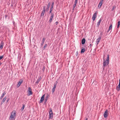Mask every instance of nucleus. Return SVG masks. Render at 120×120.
I'll use <instances>...</instances> for the list:
<instances>
[{
    "label": "nucleus",
    "instance_id": "18",
    "mask_svg": "<svg viewBox=\"0 0 120 120\" xmlns=\"http://www.w3.org/2000/svg\"><path fill=\"white\" fill-rule=\"evenodd\" d=\"M49 114L53 115V112H52V109L51 108H50L49 109Z\"/></svg>",
    "mask_w": 120,
    "mask_h": 120
},
{
    "label": "nucleus",
    "instance_id": "2",
    "mask_svg": "<svg viewBox=\"0 0 120 120\" xmlns=\"http://www.w3.org/2000/svg\"><path fill=\"white\" fill-rule=\"evenodd\" d=\"M33 94L32 91V89L30 87H29L28 89V95H30L32 94Z\"/></svg>",
    "mask_w": 120,
    "mask_h": 120
},
{
    "label": "nucleus",
    "instance_id": "27",
    "mask_svg": "<svg viewBox=\"0 0 120 120\" xmlns=\"http://www.w3.org/2000/svg\"><path fill=\"white\" fill-rule=\"evenodd\" d=\"M47 45L46 44H45L44 47L43 48V49L44 50L45 49V48L47 47Z\"/></svg>",
    "mask_w": 120,
    "mask_h": 120
},
{
    "label": "nucleus",
    "instance_id": "32",
    "mask_svg": "<svg viewBox=\"0 0 120 120\" xmlns=\"http://www.w3.org/2000/svg\"><path fill=\"white\" fill-rule=\"evenodd\" d=\"M48 98H47V97L45 99V101L44 103H46L47 100Z\"/></svg>",
    "mask_w": 120,
    "mask_h": 120
},
{
    "label": "nucleus",
    "instance_id": "8",
    "mask_svg": "<svg viewBox=\"0 0 120 120\" xmlns=\"http://www.w3.org/2000/svg\"><path fill=\"white\" fill-rule=\"evenodd\" d=\"M103 1V0H101L100 1L99 3L98 6V8H100L102 5V2Z\"/></svg>",
    "mask_w": 120,
    "mask_h": 120
},
{
    "label": "nucleus",
    "instance_id": "4",
    "mask_svg": "<svg viewBox=\"0 0 120 120\" xmlns=\"http://www.w3.org/2000/svg\"><path fill=\"white\" fill-rule=\"evenodd\" d=\"M15 112L13 113V112L9 118L10 120H13V119L14 118V116H15Z\"/></svg>",
    "mask_w": 120,
    "mask_h": 120
},
{
    "label": "nucleus",
    "instance_id": "51",
    "mask_svg": "<svg viewBox=\"0 0 120 120\" xmlns=\"http://www.w3.org/2000/svg\"><path fill=\"white\" fill-rule=\"evenodd\" d=\"M88 120V118H86V120Z\"/></svg>",
    "mask_w": 120,
    "mask_h": 120
},
{
    "label": "nucleus",
    "instance_id": "6",
    "mask_svg": "<svg viewBox=\"0 0 120 120\" xmlns=\"http://www.w3.org/2000/svg\"><path fill=\"white\" fill-rule=\"evenodd\" d=\"M108 114V111L107 110H106L104 114V116L105 118L107 117Z\"/></svg>",
    "mask_w": 120,
    "mask_h": 120
},
{
    "label": "nucleus",
    "instance_id": "43",
    "mask_svg": "<svg viewBox=\"0 0 120 120\" xmlns=\"http://www.w3.org/2000/svg\"><path fill=\"white\" fill-rule=\"evenodd\" d=\"M57 81H58L57 80L56 81L55 83H54L57 84V83H58V82Z\"/></svg>",
    "mask_w": 120,
    "mask_h": 120
},
{
    "label": "nucleus",
    "instance_id": "11",
    "mask_svg": "<svg viewBox=\"0 0 120 120\" xmlns=\"http://www.w3.org/2000/svg\"><path fill=\"white\" fill-rule=\"evenodd\" d=\"M45 95V94H44L41 97V99L40 101V103H41V102H42L44 100Z\"/></svg>",
    "mask_w": 120,
    "mask_h": 120
},
{
    "label": "nucleus",
    "instance_id": "17",
    "mask_svg": "<svg viewBox=\"0 0 120 120\" xmlns=\"http://www.w3.org/2000/svg\"><path fill=\"white\" fill-rule=\"evenodd\" d=\"M112 24H111L110 25L109 27V29L108 30V31H107V32H108L110 30H111L112 29Z\"/></svg>",
    "mask_w": 120,
    "mask_h": 120
},
{
    "label": "nucleus",
    "instance_id": "39",
    "mask_svg": "<svg viewBox=\"0 0 120 120\" xmlns=\"http://www.w3.org/2000/svg\"><path fill=\"white\" fill-rule=\"evenodd\" d=\"M45 68V67H43V69H42L43 71L44 72V71Z\"/></svg>",
    "mask_w": 120,
    "mask_h": 120
},
{
    "label": "nucleus",
    "instance_id": "26",
    "mask_svg": "<svg viewBox=\"0 0 120 120\" xmlns=\"http://www.w3.org/2000/svg\"><path fill=\"white\" fill-rule=\"evenodd\" d=\"M76 4H75V3L73 5V10H74V9L75 8L76 6Z\"/></svg>",
    "mask_w": 120,
    "mask_h": 120
},
{
    "label": "nucleus",
    "instance_id": "1",
    "mask_svg": "<svg viewBox=\"0 0 120 120\" xmlns=\"http://www.w3.org/2000/svg\"><path fill=\"white\" fill-rule=\"evenodd\" d=\"M109 55H107V58L106 60L104 61L103 63V70H104L105 69V66L108 65L109 63Z\"/></svg>",
    "mask_w": 120,
    "mask_h": 120
},
{
    "label": "nucleus",
    "instance_id": "52",
    "mask_svg": "<svg viewBox=\"0 0 120 120\" xmlns=\"http://www.w3.org/2000/svg\"><path fill=\"white\" fill-rule=\"evenodd\" d=\"M2 64V63L1 62H0V65H1V64Z\"/></svg>",
    "mask_w": 120,
    "mask_h": 120
},
{
    "label": "nucleus",
    "instance_id": "42",
    "mask_svg": "<svg viewBox=\"0 0 120 120\" xmlns=\"http://www.w3.org/2000/svg\"><path fill=\"white\" fill-rule=\"evenodd\" d=\"M58 22H56L55 23V24L56 25H57L58 24Z\"/></svg>",
    "mask_w": 120,
    "mask_h": 120
},
{
    "label": "nucleus",
    "instance_id": "31",
    "mask_svg": "<svg viewBox=\"0 0 120 120\" xmlns=\"http://www.w3.org/2000/svg\"><path fill=\"white\" fill-rule=\"evenodd\" d=\"M52 19H50L49 21V23H51L52 21Z\"/></svg>",
    "mask_w": 120,
    "mask_h": 120
},
{
    "label": "nucleus",
    "instance_id": "47",
    "mask_svg": "<svg viewBox=\"0 0 120 120\" xmlns=\"http://www.w3.org/2000/svg\"><path fill=\"white\" fill-rule=\"evenodd\" d=\"M7 16V15H5V17L6 18Z\"/></svg>",
    "mask_w": 120,
    "mask_h": 120
},
{
    "label": "nucleus",
    "instance_id": "41",
    "mask_svg": "<svg viewBox=\"0 0 120 120\" xmlns=\"http://www.w3.org/2000/svg\"><path fill=\"white\" fill-rule=\"evenodd\" d=\"M118 25H120V21H118Z\"/></svg>",
    "mask_w": 120,
    "mask_h": 120
},
{
    "label": "nucleus",
    "instance_id": "15",
    "mask_svg": "<svg viewBox=\"0 0 120 120\" xmlns=\"http://www.w3.org/2000/svg\"><path fill=\"white\" fill-rule=\"evenodd\" d=\"M45 38H43V39L42 40V42L41 43V46H42V45H43L44 42L45 40Z\"/></svg>",
    "mask_w": 120,
    "mask_h": 120
},
{
    "label": "nucleus",
    "instance_id": "22",
    "mask_svg": "<svg viewBox=\"0 0 120 120\" xmlns=\"http://www.w3.org/2000/svg\"><path fill=\"white\" fill-rule=\"evenodd\" d=\"M85 51V49L83 48V49H82L81 51V53H83Z\"/></svg>",
    "mask_w": 120,
    "mask_h": 120
},
{
    "label": "nucleus",
    "instance_id": "37",
    "mask_svg": "<svg viewBox=\"0 0 120 120\" xmlns=\"http://www.w3.org/2000/svg\"><path fill=\"white\" fill-rule=\"evenodd\" d=\"M4 57V55L2 56H0V60L1 59Z\"/></svg>",
    "mask_w": 120,
    "mask_h": 120
},
{
    "label": "nucleus",
    "instance_id": "33",
    "mask_svg": "<svg viewBox=\"0 0 120 120\" xmlns=\"http://www.w3.org/2000/svg\"><path fill=\"white\" fill-rule=\"evenodd\" d=\"M3 46L4 45H0V49H3Z\"/></svg>",
    "mask_w": 120,
    "mask_h": 120
},
{
    "label": "nucleus",
    "instance_id": "45",
    "mask_svg": "<svg viewBox=\"0 0 120 120\" xmlns=\"http://www.w3.org/2000/svg\"><path fill=\"white\" fill-rule=\"evenodd\" d=\"M92 46V45L91 44H90V45L89 46V47H90V48Z\"/></svg>",
    "mask_w": 120,
    "mask_h": 120
},
{
    "label": "nucleus",
    "instance_id": "12",
    "mask_svg": "<svg viewBox=\"0 0 120 120\" xmlns=\"http://www.w3.org/2000/svg\"><path fill=\"white\" fill-rule=\"evenodd\" d=\"M22 80L19 81L17 85V87H19L20 85L22 83Z\"/></svg>",
    "mask_w": 120,
    "mask_h": 120
},
{
    "label": "nucleus",
    "instance_id": "35",
    "mask_svg": "<svg viewBox=\"0 0 120 120\" xmlns=\"http://www.w3.org/2000/svg\"><path fill=\"white\" fill-rule=\"evenodd\" d=\"M56 85H57L56 84L54 83L53 87L54 88H56Z\"/></svg>",
    "mask_w": 120,
    "mask_h": 120
},
{
    "label": "nucleus",
    "instance_id": "48",
    "mask_svg": "<svg viewBox=\"0 0 120 120\" xmlns=\"http://www.w3.org/2000/svg\"><path fill=\"white\" fill-rule=\"evenodd\" d=\"M9 99H8L7 100V102H8V101H9Z\"/></svg>",
    "mask_w": 120,
    "mask_h": 120
},
{
    "label": "nucleus",
    "instance_id": "25",
    "mask_svg": "<svg viewBox=\"0 0 120 120\" xmlns=\"http://www.w3.org/2000/svg\"><path fill=\"white\" fill-rule=\"evenodd\" d=\"M116 8V7L115 6H113L112 8V11H113L114 9H115Z\"/></svg>",
    "mask_w": 120,
    "mask_h": 120
},
{
    "label": "nucleus",
    "instance_id": "16",
    "mask_svg": "<svg viewBox=\"0 0 120 120\" xmlns=\"http://www.w3.org/2000/svg\"><path fill=\"white\" fill-rule=\"evenodd\" d=\"M86 41L85 39L84 38H83L82 40V44L83 45L85 43Z\"/></svg>",
    "mask_w": 120,
    "mask_h": 120
},
{
    "label": "nucleus",
    "instance_id": "30",
    "mask_svg": "<svg viewBox=\"0 0 120 120\" xmlns=\"http://www.w3.org/2000/svg\"><path fill=\"white\" fill-rule=\"evenodd\" d=\"M52 10H53V9H50V11H49V14L50 13L51 14L52 13Z\"/></svg>",
    "mask_w": 120,
    "mask_h": 120
},
{
    "label": "nucleus",
    "instance_id": "28",
    "mask_svg": "<svg viewBox=\"0 0 120 120\" xmlns=\"http://www.w3.org/2000/svg\"><path fill=\"white\" fill-rule=\"evenodd\" d=\"M55 89V88H54L53 87L52 91V93H54V91Z\"/></svg>",
    "mask_w": 120,
    "mask_h": 120
},
{
    "label": "nucleus",
    "instance_id": "14",
    "mask_svg": "<svg viewBox=\"0 0 120 120\" xmlns=\"http://www.w3.org/2000/svg\"><path fill=\"white\" fill-rule=\"evenodd\" d=\"M6 93L5 92H4L2 94L0 98V100H2L4 95L6 94Z\"/></svg>",
    "mask_w": 120,
    "mask_h": 120
},
{
    "label": "nucleus",
    "instance_id": "3",
    "mask_svg": "<svg viewBox=\"0 0 120 120\" xmlns=\"http://www.w3.org/2000/svg\"><path fill=\"white\" fill-rule=\"evenodd\" d=\"M46 7L45 6H44L43 7V10L42 11L41 16V17L42 16V17H43L44 15L45 12V11H46L45 8Z\"/></svg>",
    "mask_w": 120,
    "mask_h": 120
},
{
    "label": "nucleus",
    "instance_id": "10",
    "mask_svg": "<svg viewBox=\"0 0 120 120\" xmlns=\"http://www.w3.org/2000/svg\"><path fill=\"white\" fill-rule=\"evenodd\" d=\"M50 2H49L48 4V5H47V8L46 9V11H48L49 9L50 5Z\"/></svg>",
    "mask_w": 120,
    "mask_h": 120
},
{
    "label": "nucleus",
    "instance_id": "9",
    "mask_svg": "<svg viewBox=\"0 0 120 120\" xmlns=\"http://www.w3.org/2000/svg\"><path fill=\"white\" fill-rule=\"evenodd\" d=\"M102 20V19L101 18L100 19H99V21L97 23V26H99Z\"/></svg>",
    "mask_w": 120,
    "mask_h": 120
},
{
    "label": "nucleus",
    "instance_id": "46",
    "mask_svg": "<svg viewBox=\"0 0 120 120\" xmlns=\"http://www.w3.org/2000/svg\"><path fill=\"white\" fill-rule=\"evenodd\" d=\"M119 83L118 85L120 86V79L119 80Z\"/></svg>",
    "mask_w": 120,
    "mask_h": 120
},
{
    "label": "nucleus",
    "instance_id": "7",
    "mask_svg": "<svg viewBox=\"0 0 120 120\" xmlns=\"http://www.w3.org/2000/svg\"><path fill=\"white\" fill-rule=\"evenodd\" d=\"M101 38V37L100 36H98V38L97 39L96 42L97 43V45H98L99 43V42L100 41V40Z\"/></svg>",
    "mask_w": 120,
    "mask_h": 120
},
{
    "label": "nucleus",
    "instance_id": "19",
    "mask_svg": "<svg viewBox=\"0 0 120 120\" xmlns=\"http://www.w3.org/2000/svg\"><path fill=\"white\" fill-rule=\"evenodd\" d=\"M41 80V79L40 78L38 79L37 80V81L35 83L36 84H38V83Z\"/></svg>",
    "mask_w": 120,
    "mask_h": 120
},
{
    "label": "nucleus",
    "instance_id": "23",
    "mask_svg": "<svg viewBox=\"0 0 120 120\" xmlns=\"http://www.w3.org/2000/svg\"><path fill=\"white\" fill-rule=\"evenodd\" d=\"M22 106H23L22 107V108L21 110V111H22L24 109V108L25 107V105L24 104H23Z\"/></svg>",
    "mask_w": 120,
    "mask_h": 120
},
{
    "label": "nucleus",
    "instance_id": "29",
    "mask_svg": "<svg viewBox=\"0 0 120 120\" xmlns=\"http://www.w3.org/2000/svg\"><path fill=\"white\" fill-rule=\"evenodd\" d=\"M4 45V43L3 42V41H1L0 45Z\"/></svg>",
    "mask_w": 120,
    "mask_h": 120
},
{
    "label": "nucleus",
    "instance_id": "50",
    "mask_svg": "<svg viewBox=\"0 0 120 120\" xmlns=\"http://www.w3.org/2000/svg\"><path fill=\"white\" fill-rule=\"evenodd\" d=\"M78 54V52L77 51L76 53V55H77Z\"/></svg>",
    "mask_w": 120,
    "mask_h": 120
},
{
    "label": "nucleus",
    "instance_id": "40",
    "mask_svg": "<svg viewBox=\"0 0 120 120\" xmlns=\"http://www.w3.org/2000/svg\"><path fill=\"white\" fill-rule=\"evenodd\" d=\"M53 6L51 5V6L50 9H53Z\"/></svg>",
    "mask_w": 120,
    "mask_h": 120
},
{
    "label": "nucleus",
    "instance_id": "38",
    "mask_svg": "<svg viewBox=\"0 0 120 120\" xmlns=\"http://www.w3.org/2000/svg\"><path fill=\"white\" fill-rule=\"evenodd\" d=\"M78 2V0H75L74 3L77 4Z\"/></svg>",
    "mask_w": 120,
    "mask_h": 120
},
{
    "label": "nucleus",
    "instance_id": "36",
    "mask_svg": "<svg viewBox=\"0 0 120 120\" xmlns=\"http://www.w3.org/2000/svg\"><path fill=\"white\" fill-rule=\"evenodd\" d=\"M56 85H57L56 84L54 83L53 87L54 88H56Z\"/></svg>",
    "mask_w": 120,
    "mask_h": 120
},
{
    "label": "nucleus",
    "instance_id": "49",
    "mask_svg": "<svg viewBox=\"0 0 120 120\" xmlns=\"http://www.w3.org/2000/svg\"><path fill=\"white\" fill-rule=\"evenodd\" d=\"M119 25H118L117 26V28H118L119 27Z\"/></svg>",
    "mask_w": 120,
    "mask_h": 120
},
{
    "label": "nucleus",
    "instance_id": "5",
    "mask_svg": "<svg viewBox=\"0 0 120 120\" xmlns=\"http://www.w3.org/2000/svg\"><path fill=\"white\" fill-rule=\"evenodd\" d=\"M97 13V12L96 11L93 14L92 17V19L93 21H94L96 18Z\"/></svg>",
    "mask_w": 120,
    "mask_h": 120
},
{
    "label": "nucleus",
    "instance_id": "13",
    "mask_svg": "<svg viewBox=\"0 0 120 120\" xmlns=\"http://www.w3.org/2000/svg\"><path fill=\"white\" fill-rule=\"evenodd\" d=\"M7 98V97L6 96L2 100V101L1 103V105H2L6 100Z\"/></svg>",
    "mask_w": 120,
    "mask_h": 120
},
{
    "label": "nucleus",
    "instance_id": "34",
    "mask_svg": "<svg viewBox=\"0 0 120 120\" xmlns=\"http://www.w3.org/2000/svg\"><path fill=\"white\" fill-rule=\"evenodd\" d=\"M56 85H57L56 84L54 83L53 87L54 88H56Z\"/></svg>",
    "mask_w": 120,
    "mask_h": 120
},
{
    "label": "nucleus",
    "instance_id": "44",
    "mask_svg": "<svg viewBox=\"0 0 120 120\" xmlns=\"http://www.w3.org/2000/svg\"><path fill=\"white\" fill-rule=\"evenodd\" d=\"M54 4V3L53 2L52 3V5H51L53 6Z\"/></svg>",
    "mask_w": 120,
    "mask_h": 120
},
{
    "label": "nucleus",
    "instance_id": "24",
    "mask_svg": "<svg viewBox=\"0 0 120 120\" xmlns=\"http://www.w3.org/2000/svg\"><path fill=\"white\" fill-rule=\"evenodd\" d=\"M53 115L49 114V118L52 119L53 117Z\"/></svg>",
    "mask_w": 120,
    "mask_h": 120
},
{
    "label": "nucleus",
    "instance_id": "20",
    "mask_svg": "<svg viewBox=\"0 0 120 120\" xmlns=\"http://www.w3.org/2000/svg\"><path fill=\"white\" fill-rule=\"evenodd\" d=\"M54 16V14L53 13H52L51 14V15L50 16V19H52L53 18Z\"/></svg>",
    "mask_w": 120,
    "mask_h": 120
},
{
    "label": "nucleus",
    "instance_id": "21",
    "mask_svg": "<svg viewBox=\"0 0 120 120\" xmlns=\"http://www.w3.org/2000/svg\"><path fill=\"white\" fill-rule=\"evenodd\" d=\"M116 89L118 91H119L120 89V86L118 85L116 87Z\"/></svg>",
    "mask_w": 120,
    "mask_h": 120
}]
</instances>
